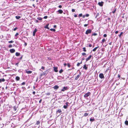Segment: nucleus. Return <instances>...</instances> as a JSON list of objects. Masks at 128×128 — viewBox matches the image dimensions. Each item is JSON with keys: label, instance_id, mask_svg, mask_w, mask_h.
I'll use <instances>...</instances> for the list:
<instances>
[{"label": "nucleus", "instance_id": "a18cd8bd", "mask_svg": "<svg viewBox=\"0 0 128 128\" xmlns=\"http://www.w3.org/2000/svg\"><path fill=\"white\" fill-rule=\"evenodd\" d=\"M72 12H74L75 11V10L74 9H72Z\"/></svg>", "mask_w": 128, "mask_h": 128}, {"label": "nucleus", "instance_id": "5fc2aeb1", "mask_svg": "<svg viewBox=\"0 0 128 128\" xmlns=\"http://www.w3.org/2000/svg\"><path fill=\"white\" fill-rule=\"evenodd\" d=\"M58 7L60 8H62V6L61 5H59L58 6Z\"/></svg>", "mask_w": 128, "mask_h": 128}, {"label": "nucleus", "instance_id": "2f4dec72", "mask_svg": "<svg viewBox=\"0 0 128 128\" xmlns=\"http://www.w3.org/2000/svg\"><path fill=\"white\" fill-rule=\"evenodd\" d=\"M88 114L86 113H85L84 114V116H87L88 115Z\"/></svg>", "mask_w": 128, "mask_h": 128}, {"label": "nucleus", "instance_id": "7ed1b4c3", "mask_svg": "<svg viewBox=\"0 0 128 128\" xmlns=\"http://www.w3.org/2000/svg\"><path fill=\"white\" fill-rule=\"evenodd\" d=\"M68 89L67 87L64 86L63 87V88L61 90V91L62 92L64 91L65 90H66Z\"/></svg>", "mask_w": 128, "mask_h": 128}, {"label": "nucleus", "instance_id": "ddd939ff", "mask_svg": "<svg viewBox=\"0 0 128 128\" xmlns=\"http://www.w3.org/2000/svg\"><path fill=\"white\" fill-rule=\"evenodd\" d=\"M99 47L98 46L97 47H96V48H94L93 50L92 51L94 52H95L96 50Z\"/></svg>", "mask_w": 128, "mask_h": 128}, {"label": "nucleus", "instance_id": "b1692460", "mask_svg": "<svg viewBox=\"0 0 128 128\" xmlns=\"http://www.w3.org/2000/svg\"><path fill=\"white\" fill-rule=\"evenodd\" d=\"M14 110V111H16L17 109L16 107V106H14L13 107Z\"/></svg>", "mask_w": 128, "mask_h": 128}, {"label": "nucleus", "instance_id": "6ab92c4d", "mask_svg": "<svg viewBox=\"0 0 128 128\" xmlns=\"http://www.w3.org/2000/svg\"><path fill=\"white\" fill-rule=\"evenodd\" d=\"M20 55V53H18V52H16V56H19Z\"/></svg>", "mask_w": 128, "mask_h": 128}, {"label": "nucleus", "instance_id": "39448f33", "mask_svg": "<svg viewBox=\"0 0 128 128\" xmlns=\"http://www.w3.org/2000/svg\"><path fill=\"white\" fill-rule=\"evenodd\" d=\"M54 70V72H58V68L57 67H54L53 68Z\"/></svg>", "mask_w": 128, "mask_h": 128}, {"label": "nucleus", "instance_id": "dca6fc26", "mask_svg": "<svg viewBox=\"0 0 128 128\" xmlns=\"http://www.w3.org/2000/svg\"><path fill=\"white\" fill-rule=\"evenodd\" d=\"M49 25V24H47L46 26L44 27V28H47V29H49V28L48 27V26Z\"/></svg>", "mask_w": 128, "mask_h": 128}, {"label": "nucleus", "instance_id": "f704fd0d", "mask_svg": "<svg viewBox=\"0 0 128 128\" xmlns=\"http://www.w3.org/2000/svg\"><path fill=\"white\" fill-rule=\"evenodd\" d=\"M90 23H93V22L91 20L88 21V23H90Z\"/></svg>", "mask_w": 128, "mask_h": 128}, {"label": "nucleus", "instance_id": "bf43d9fd", "mask_svg": "<svg viewBox=\"0 0 128 128\" xmlns=\"http://www.w3.org/2000/svg\"><path fill=\"white\" fill-rule=\"evenodd\" d=\"M35 22H38V20H36V21H35Z\"/></svg>", "mask_w": 128, "mask_h": 128}, {"label": "nucleus", "instance_id": "13d9d810", "mask_svg": "<svg viewBox=\"0 0 128 128\" xmlns=\"http://www.w3.org/2000/svg\"><path fill=\"white\" fill-rule=\"evenodd\" d=\"M35 93H36V92L34 91L33 92H32V94H35Z\"/></svg>", "mask_w": 128, "mask_h": 128}, {"label": "nucleus", "instance_id": "f03ea898", "mask_svg": "<svg viewBox=\"0 0 128 128\" xmlns=\"http://www.w3.org/2000/svg\"><path fill=\"white\" fill-rule=\"evenodd\" d=\"M69 104V103L68 102H66L65 103V104H66V105H64V106L63 107L65 109L67 108H68V104Z\"/></svg>", "mask_w": 128, "mask_h": 128}, {"label": "nucleus", "instance_id": "bb28decb", "mask_svg": "<svg viewBox=\"0 0 128 128\" xmlns=\"http://www.w3.org/2000/svg\"><path fill=\"white\" fill-rule=\"evenodd\" d=\"M50 30L51 31H53V32H55L56 30L55 29L53 28H51L50 29Z\"/></svg>", "mask_w": 128, "mask_h": 128}, {"label": "nucleus", "instance_id": "a19ab883", "mask_svg": "<svg viewBox=\"0 0 128 128\" xmlns=\"http://www.w3.org/2000/svg\"><path fill=\"white\" fill-rule=\"evenodd\" d=\"M86 54L85 53H82V55L83 56H85Z\"/></svg>", "mask_w": 128, "mask_h": 128}, {"label": "nucleus", "instance_id": "4468645a", "mask_svg": "<svg viewBox=\"0 0 128 128\" xmlns=\"http://www.w3.org/2000/svg\"><path fill=\"white\" fill-rule=\"evenodd\" d=\"M5 81V80L4 78H3L2 79H0V82H4Z\"/></svg>", "mask_w": 128, "mask_h": 128}, {"label": "nucleus", "instance_id": "393cba45", "mask_svg": "<svg viewBox=\"0 0 128 128\" xmlns=\"http://www.w3.org/2000/svg\"><path fill=\"white\" fill-rule=\"evenodd\" d=\"M105 41V39H104V38L103 39H102V42H101V43L103 44L104 43V41Z\"/></svg>", "mask_w": 128, "mask_h": 128}, {"label": "nucleus", "instance_id": "473e14b6", "mask_svg": "<svg viewBox=\"0 0 128 128\" xmlns=\"http://www.w3.org/2000/svg\"><path fill=\"white\" fill-rule=\"evenodd\" d=\"M85 16H88V14H86V15H84L83 16V18H84Z\"/></svg>", "mask_w": 128, "mask_h": 128}, {"label": "nucleus", "instance_id": "09e8293b", "mask_svg": "<svg viewBox=\"0 0 128 128\" xmlns=\"http://www.w3.org/2000/svg\"><path fill=\"white\" fill-rule=\"evenodd\" d=\"M18 35V33H16V34L15 35V36H17Z\"/></svg>", "mask_w": 128, "mask_h": 128}, {"label": "nucleus", "instance_id": "e433bc0d", "mask_svg": "<svg viewBox=\"0 0 128 128\" xmlns=\"http://www.w3.org/2000/svg\"><path fill=\"white\" fill-rule=\"evenodd\" d=\"M12 44H10L8 46V47L9 48H11L12 47Z\"/></svg>", "mask_w": 128, "mask_h": 128}, {"label": "nucleus", "instance_id": "72a5a7b5", "mask_svg": "<svg viewBox=\"0 0 128 128\" xmlns=\"http://www.w3.org/2000/svg\"><path fill=\"white\" fill-rule=\"evenodd\" d=\"M14 42V41L12 40L8 41V42L9 43H12Z\"/></svg>", "mask_w": 128, "mask_h": 128}, {"label": "nucleus", "instance_id": "c85d7f7f", "mask_svg": "<svg viewBox=\"0 0 128 128\" xmlns=\"http://www.w3.org/2000/svg\"><path fill=\"white\" fill-rule=\"evenodd\" d=\"M123 34V32H121L120 34L118 35V36L119 37H121V36H122V34Z\"/></svg>", "mask_w": 128, "mask_h": 128}, {"label": "nucleus", "instance_id": "052dcab7", "mask_svg": "<svg viewBox=\"0 0 128 128\" xmlns=\"http://www.w3.org/2000/svg\"><path fill=\"white\" fill-rule=\"evenodd\" d=\"M50 94V93H47L46 94L47 95H49Z\"/></svg>", "mask_w": 128, "mask_h": 128}, {"label": "nucleus", "instance_id": "338daca9", "mask_svg": "<svg viewBox=\"0 0 128 128\" xmlns=\"http://www.w3.org/2000/svg\"><path fill=\"white\" fill-rule=\"evenodd\" d=\"M88 25V24H85L84 25V26H87Z\"/></svg>", "mask_w": 128, "mask_h": 128}, {"label": "nucleus", "instance_id": "2eb2a0df", "mask_svg": "<svg viewBox=\"0 0 128 128\" xmlns=\"http://www.w3.org/2000/svg\"><path fill=\"white\" fill-rule=\"evenodd\" d=\"M16 79L18 81L20 80V78L19 77L17 76L16 78Z\"/></svg>", "mask_w": 128, "mask_h": 128}, {"label": "nucleus", "instance_id": "c756f323", "mask_svg": "<svg viewBox=\"0 0 128 128\" xmlns=\"http://www.w3.org/2000/svg\"><path fill=\"white\" fill-rule=\"evenodd\" d=\"M82 64V62L80 63H78V64H77V66H80V64Z\"/></svg>", "mask_w": 128, "mask_h": 128}, {"label": "nucleus", "instance_id": "864d4df0", "mask_svg": "<svg viewBox=\"0 0 128 128\" xmlns=\"http://www.w3.org/2000/svg\"><path fill=\"white\" fill-rule=\"evenodd\" d=\"M86 34H88V30H87L86 32Z\"/></svg>", "mask_w": 128, "mask_h": 128}, {"label": "nucleus", "instance_id": "a878e982", "mask_svg": "<svg viewBox=\"0 0 128 128\" xmlns=\"http://www.w3.org/2000/svg\"><path fill=\"white\" fill-rule=\"evenodd\" d=\"M37 19L40 20H42V18L40 17H38L37 18Z\"/></svg>", "mask_w": 128, "mask_h": 128}, {"label": "nucleus", "instance_id": "9d476101", "mask_svg": "<svg viewBox=\"0 0 128 128\" xmlns=\"http://www.w3.org/2000/svg\"><path fill=\"white\" fill-rule=\"evenodd\" d=\"M80 75H78L75 78V80H78L80 77Z\"/></svg>", "mask_w": 128, "mask_h": 128}, {"label": "nucleus", "instance_id": "1a4fd4ad", "mask_svg": "<svg viewBox=\"0 0 128 128\" xmlns=\"http://www.w3.org/2000/svg\"><path fill=\"white\" fill-rule=\"evenodd\" d=\"M26 72L28 74H30L32 72L31 71H28L26 70H25Z\"/></svg>", "mask_w": 128, "mask_h": 128}, {"label": "nucleus", "instance_id": "e2e57ef3", "mask_svg": "<svg viewBox=\"0 0 128 128\" xmlns=\"http://www.w3.org/2000/svg\"><path fill=\"white\" fill-rule=\"evenodd\" d=\"M42 69H44V66H42Z\"/></svg>", "mask_w": 128, "mask_h": 128}, {"label": "nucleus", "instance_id": "0eeeda50", "mask_svg": "<svg viewBox=\"0 0 128 128\" xmlns=\"http://www.w3.org/2000/svg\"><path fill=\"white\" fill-rule=\"evenodd\" d=\"M54 89L55 90H56L58 89L59 88V86L57 85H55L53 87Z\"/></svg>", "mask_w": 128, "mask_h": 128}, {"label": "nucleus", "instance_id": "aec40b11", "mask_svg": "<svg viewBox=\"0 0 128 128\" xmlns=\"http://www.w3.org/2000/svg\"><path fill=\"white\" fill-rule=\"evenodd\" d=\"M116 8H115L114 10L112 12L113 14H114V13H115L116 11Z\"/></svg>", "mask_w": 128, "mask_h": 128}, {"label": "nucleus", "instance_id": "69168bd1", "mask_svg": "<svg viewBox=\"0 0 128 128\" xmlns=\"http://www.w3.org/2000/svg\"><path fill=\"white\" fill-rule=\"evenodd\" d=\"M46 74L44 72L42 73V75H45Z\"/></svg>", "mask_w": 128, "mask_h": 128}, {"label": "nucleus", "instance_id": "c9c22d12", "mask_svg": "<svg viewBox=\"0 0 128 128\" xmlns=\"http://www.w3.org/2000/svg\"><path fill=\"white\" fill-rule=\"evenodd\" d=\"M92 32V30H90L88 29V33H90Z\"/></svg>", "mask_w": 128, "mask_h": 128}, {"label": "nucleus", "instance_id": "20e7f679", "mask_svg": "<svg viewBox=\"0 0 128 128\" xmlns=\"http://www.w3.org/2000/svg\"><path fill=\"white\" fill-rule=\"evenodd\" d=\"M10 51L11 53H13L15 52V50L14 49H11L10 50Z\"/></svg>", "mask_w": 128, "mask_h": 128}, {"label": "nucleus", "instance_id": "ea45409f", "mask_svg": "<svg viewBox=\"0 0 128 128\" xmlns=\"http://www.w3.org/2000/svg\"><path fill=\"white\" fill-rule=\"evenodd\" d=\"M97 35V34L96 33H94L93 34H92V35L96 36Z\"/></svg>", "mask_w": 128, "mask_h": 128}, {"label": "nucleus", "instance_id": "7c9ffc66", "mask_svg": "<svg viewBox=\"0 0 128 128\" xmlns=\"http://www.w3.org/2000/svg\"><path fill=\"white\" fill-rule=\"evenodd\" d=\"M63 71V70L62 69H61L59 71V72L60 73H62Z\"/></svg>", "mask_w": 128, "mask_h": 128}, {"label": "nucleus", "instance_id": "de8ad7c7", "mask_svg": "<svg viewBox=\"0 0 128 128\" xmlns=\"http://www.w3.org/2000/svg\"><path fill=\"white\" fill-rule=\"evenodd\" d=\"M48 16H45L44 17V19H46L47 18Z\"/></svg>", "mask_w": 128, "mask_h": 128}, {"label": "nucleus", "instance_id": "423d86ee", "mask_svg": "<svg viewBox=\"0 0 128 128\" xmlns=\"http://www.w3.org/2000/svg\"><path fill=\"white\" fill-rule=\"evenodd\" d=\"M37 30L36 28L33 32V36H35L36 33L37 32Z\"/></svg>", "mask_w": 128, "mask_h": 128}, {"label": "nucleus", "instance_id": "cd10ccee", "mask_svg": "<svg viewBox=\"0 0 128 128\" xmlns=\"http://www.w3.org/2000/svg\"><path fill=\"white\" fill-rule=\"evenodd\" d=\"M40 123V122L39 121H37L36 122V124L37 125L39 124Z\"/></svg>", "mask_w": 128, "mask_h": 128}, {"label": "nucleus", "instance_id": "5701e85b", "mask_svg": "<svg viewBox=\"0 0 128 128\" xmlns=\"http://www.w3.org/2000/svg\"><path fill=\"white\" fill-rule=\"evenodd\" d=\"M16 19H18L20 18L21 17L20 16H16Z\"/></svg>", "mask_w": 128, "mask_h": 128}, {"label": "nucleus", "instance_id": "4c0bfd02", "mask_svg": "<svg viewBox=\"0 0 128 128\" xmlns=\"http://www.w3.org/2000/svg\"><path fill=\"white\" fill-rule=\"evenodd\" d=\"M67 65L68 67H70V65L69 63Z\"/></svg>", "mask_w": 128, "mask_h": 128}, {"label": "nucleus", "instance_id": "8fccbe9b", "mask_svg": "<svg viewBox=\"0 0 128 128\" xmlns=\"http://www.w3.org/2000/svg\"><path fill=\"white\" fill-rule=\"evenodd\" d=\"M92 57V56L91 55H90L89 56H88V60H89L90 59L91 57Z\"/></svg>", "mask_w": 128, "mask_h": 128}, {"label": "nucleus", "instance_id": "774afa93", "mask_svg": "<svg viewBox=\"0 0 128 128\" xmlns=\"http://www.w3.org/2000/svg\"><path fill=\"white\" fill-rule=\"evenodd\" d=\"M67 65V64H64V66H66Z\"/></svg>", "mask_w": 128, "mask_h": 128}, {"label": "nucleus", "instance_id": "f8f14e48", "mask_svg": "<svg viewBox=\"0 0 128 128\" xmlns=\"http://www.w3.org/2000/svg\"><path fill=\"white\" fill-rule=\"evenodd\" d=\"M58 12L60 14H61L63 12V11L61 10H59L58 11Z\"/></svg>", "mask_w": 128, "mask_h": 128}, {"label": "nucleus", "instance_id": "6e6552de", "mask_svg": "<svg viewBox=\"0 0 128 128\" xmlns=\"http://www.w3.org/2000/svg\"><path fill=\"white\" fill-rule=\"evenodd\" d=\"M103 2H99L98 3V4L100 6H103Z\"/></svg>", "mask_w": 128, "mask_h": 128}, {"label": "nucleus", "instance_id": "c03bdc74", "mask_svg": "<svg viewBox=\"0 0 128 128\" xmlns=\"http://www.w3.org/2000/svg\"><path fill=\"white\" fill-rule=\"evenodd\" d=\"M17 28H16L14 29L13 30L14 31H15L17 30Z\"/></svg>", "mask_w": 128, "mask_h": 128}, {"label": "nucleus", "instance_id": "f3484780", "mask_svg": "<svg viewBox=\"0 0 128 128\" xmlns=\"http://www.w3.org/2000/svg\"><path fill=\"white\" fill-rule=\"evenodd\" d=\"M94 118H91L90 119V120L91 122H92L93 121H94Z\"/></svg>", "mask_w": 128, "mask_h": 128}, {"label": "nucleus", "instance_id": "603ef678", "mask_svg": "<svg viewBox=\"0 0 128 128\" xmlns=\"http://www.w3.org/2000/svg\"><path fill=\"white\" fill-rule=\"evenodd\" d=\"M107 36V35L106 34H104V37H106Z\"/></svg>", "mask_w": 128, "mask_h": 128}, {"label": "nucleus", "instance_id": "9b49d317", "mask_svg": "<svg viewBox=\"0 0 128 128\" xmlns=\"http://www.w3.org/2000/svg\"><path fill=\"white\" fill-rule=\"evenodd\" d=\"M62 112L61 110L60 109H58L56 111L57 113H60Z\"/></svg>", "mask_w": 128, "mask_h": 128}, {"label": "nucleus", "instance_id": "37998d69", "mask_svg": "<svg viewBox=\"0 0 128 128\" xmlns=\"http://www.w3.org/2000/svg\"><path fill=\"white\" fill-rule=\"evenodd\" d=\"M99 14L98 13H97L96 15V18L97 16H99Z\"/></svg>", "mask_w": 128, "mask_h": 128}, {"label": "nucleus", "instance_id": "79ce46f5", "mask_svg": "<svg viewBox=\"0 0 128 128\" xmlns=\"http://www.w3.org/2000/svg\"><path fill=\"white\" fill-rule=\"evenodd\" d=\"M83 50L84 52H86V48H83Z\"/></svg>", "mask_w": 128, "mask_h": 128}, {"label": "nucleus", "instance_id": "6e6d98bb", "mask_svg": "<svg viewBox=\"0 0 128 128\" xmlns=\"http://www.w3.org/2000/svg\"><path fill=\"white\" fill-rule=\"evenodd\" d=\"M18 62L16 64V65L17 66H18Z\"/></svg>", "mask_w": 128, "mask_h": 128}, {"label": "nucleus", "instance_id": "0e129e2a", "mask_svg": "<svg viewBox=\"0 0 128 128\" xmlns=\"http://www.w3.org/2000/svg\"><path fill=\"white\" fill-rule=\"evenodd\" d=\"M74 17H77V15L76 14H75L74 15Z\"/></svg>", "mask_w": 128, "mask_h": 128}, {"label": "nucleus", "instance_id": "49530a36", "mask_svg": "<svg viewBox=\"0 0 128 128\" xmlns=\"http://www.w3.org/2000/svg\"><path fill=\"white\" fill-rule=\"evenodd\" d=\"M82 14H79V17H81L82 16Z\"/></svg>", "mask_w": 128, "mask_h": 128}, {"label": "nucleus", "instance_id": "412c9836", "mask_svg": "<svg viewBox=\"0 0 128 128\" xmlns=\"http://www.w3.org/2000/svg\"><path fill=\"white\" fill-rule=\"evenodd\" d=\"M125 124L126 125H128V121L127 120H126L125 122Z\"/></svg>", "mask_w": 128, "mask_h": 128}, {"label": "nucleus", "instance_id": "4d7b16f0", "mask_svg": "<svg viewBox=\"0 0 128 128\" xmlns=\"http://www.w3.org/2000/svg\"><path fill=\"white\" fill-rule=\"evenodd\" d=\"M118 31H116V32H115V33L116 34H118Z\"/></svg>", "mask_w": 128, "mask_h": 128}, {"label": "nucleus", "instance_id": "58836bf2", "mask_svg": "<svg viewBox=\"0 0 128 128\" xmlns=\"http://www.w3.org/2000/svg\"><path fill=\"white\" fill-rule=\"evenodd\" d=\"M25 82H23L21 84L22 85H24L25 84Z\"/></svg>", "mask_w": 128, "mask_h": 128}, {"label": "nucleus", "instance_id": "3c124183", "mask_svg": "<svg viewBox=\"0 0 128 128\" xmlns=\"http://www.w3.org/2000/svg\"><path fill=\"white\" fill-rule=\"evenodd\" d=\"M88 46L89 47H91L92 46V45L90 44H89Z\"/></svg>", "mask_w": 128, "mask_h": 128}, {"label": "nucleus", "instance_id": "a211bd4d", "mask_svg": "<svg viewBox=\"0 0 128 128\" xmlns=\"http://www.w3.org/2000/svg\"><path fill=\"white\" fill-rule=\"evenodd\" d=\"M83 68L86 70L87 69V67L86 66V65H84L83 67Z\"/></svg>", "mask_w": 128, "mask_h": 128}, {"label": "nucleus", "instance_id": "f257e3e1", "mask_svg": "<svg viewBox=\"0 0 128 128\" xmlns=\"http://www.w3.org/2000/svg\"><path fill=\"white\" fill-rule=\"evenodd\" d=\"M99 77L101 79L104 78V74L102 73L100 74L99 75Z\"/></svg>", "mask_w": 128, "mask_h": 128}, {"label": "nucleus", "instance_id": "680f3d73", "mask_svg": "<svg viewBox=\"0 0 128 128\" xmlns=\"http://www.w3.org/2000/svg\"><path fill=\"white\" fill-rule=\"evenodd\" d=\"M42 101V100L41 99L39 101V102L40 103Z\"/></svg>", "mask_w": 128, "mask_h": 128}, {"label": "nucleus", "instance_id": "4be33fe9", "mask_svg": "<svg viewBox=\"0 0 128 128\" xmlns=\"http://www.w3.org/2000/svg\"><path fill=\"white\" fill-rule=\"evenodd\" d=\"M84 97H86L88 96V93H87L84 95Z\"/></svg>", "mask_w": 128, "mask_h": 128}]
</instances>
